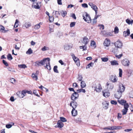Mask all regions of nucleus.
Returning a JSON list of instances; mask_svg holds the SVG:
<instances>
[{
	"mask_svg": "<svg viewBox=\"0 0 133 133\" xmlns=\"http://www.w3.org/2000/svg\"><path fill=\"white\" fill-rule=\"evenodd\" d=\"M83 19L88 23H90L91 21V19L89 15L86 12H85L83 15Z\"/></svg>",
	"mask_w": 133,
	"mask_h": 133,
	"instance_id": "obj_1",
	"label": "nucleus"
},
{
	"mask_svg": "<svg viewBox=\"0 0 133 133\" xmlns=\"http://www.w3.org/2000/svg\"><path fill=\"white\" fill-rule=\"evenodd\" d=\"M46 60H47L48 61H50V59L48 57L45 58L39 62L36 61V63L38 66L43 65H44L45 63H46Z\"/></svg>",
	"mask_w": 133,
	"mask_h": 133,
	"instance_id": "obj_2",
	"label": "nucleus"
},
{
	"mask_svg": "<svg viewBox=\"0 0 133 133\" xmlns=\"http://www.w3.org/2000/svg\"><path fill=\"white\" fill-rule=\"evenodd\" d=\"M40 5H41V3L39 2H37V1H36V2H33L32 6L35 9H38L40 8Z\"/></svg>",
	"mask_w": 133,
	"mask_h": 133,
	"instance_id": "obj_3",
	"label": "nucleus"
},
{
	"mask_svg": "<svg viewBox=\"0 0 133 133\" xmlns=\"http://www.w3.org/2000/svg\"><path fill=\"white\" fill-rule=\"evenodd\" d=\"M121 63L124 66H129L130 62L128 59H125L123 60L122 61Z\"/></svg>",
	"mask_w": 133,
	"mask_h": 133,
	"instance_id": "obj_4",
	"label": "nucleus"
},
{
	"mask_svg": "<svg viewBox=\"0 0 133 133\" xmlns=\"http://www.w3.org/2000/svg\"><path fill=\"white\" fill-rule=\"evenodd\" d=\"M95 88V90L97 92H101L102 89V87H101V84L99 83H97L96 84Z\"/></svg>",
	"mask_w": 133,
	"mask_h": 133,
	"instance_id": "obj_5",
	"label": "nucleus"
},
{
	"mask_svg": "<svg viewBox=\"0 0 133 133\" xmlns=\"http://www.w3.org/2000/svg\"><path fill=\"white\" fill-rule=\"evenodd\" d=\"M79 95L76 92L73 93L71 97V99L73 101L75 100L78 97Z\"/></svg>",
	"mask_w": 133,
	"mask_h": 133,
	"instance_id": "obj_6",
	"label": "nucleus"
},
{
	"mask_svg": "<svg viewBox=\"0 0 133 133\" xmlns=\"http://www.w3.org/2000/svg\"><path fill=\"white\" fill-rule=\"evenodd\" d=\"M125 88V87L122 84H120L119 85L117 91L122 93L124 91Z\"/></svg>",
	"mask_w": 133,
	"mask_h": 133,
	"instance_id": "obj_7",
	"label": "nucleus"
},
{
	"mask_svg": "<svg viewBox=\"0 0 133 133\" xmlns=\"http://www.w3.org/2000/svg\"><path fill=\"white\" fill-rule=\"evenodd\" d=\"M115 47L117 48H121L122 46V42L118 40L114 44Z\"/></svg>",
	"mask_w": 133,
	"mask_h": 133,
	"instance_id": "obj_8",
	"label": "nucleus"
},
{
	"mask_svg": "<svg viewBox=\"0 0 133 133\" xmlns=\"http://www.w3.org/2000/svg\"><path fill=\"white\" fill-rule=\"evenodd\" d=\"M106 84L107 89L108 90H111L113 88L114 86L113 84L112 83L110 82H107Z\"/></svg>",
	"mask_w": 133,
	"mask_h": 133,
	"instance_id": "obj_9",
	"label": "nucleus"
},
{
	"mask_svg": "<svg viewBox=\"0 0 133 133\" xmlns=\"http://www.w3.org/2000/svg\"><path fill=\"white\" fill-rule=\"evenodd\" d=\"M78 104L75 101H73L71 102L70 104V106H71L73 109H75L77 107Z\"/></svg>",
	"mask_w": 133,
	"mask_h": 133,
	"instance_id": "obj_10",
	"label": "nucleus"
},
{
	"mask_svg": "<svg viewBox=\"0 0 133 133\" xmlns=\"http://www.w3.org/2000/svg\"><path fill=\"white\" fill-rule=\"evenodd\" d=\"M122 128V127L120 126H117L116 127V126H109V128L108 130H117L119 129Z\"/></svg>",
	"mask_w": 133,
	"mask_h": 133,
	"instance_id": "obj_11",
	"label": "nucleus"
},
{
	"mask_svg": "<svg viewBox=\"0 0 133 133\" xmlns=\"http://www.w3.org/2000/svg\"><path fill=\"white\" fill-rule=\"evenodd\" d=\"M110 78V79L113 82H115L117 81V78L116 75H111Z\"/></svg>",
	"mask_w": 133,
	"mask_h": 133,
	"instance_id": "obj_12",
	"label": "nucleus"
},
{
	"mask_svg": "<svg viewBox=\"0 0 133 133\" xmlns=\"http://www.w3.org/2000/svg\"><path fill=\"white\" fill-rule=\"evenodd\" d=\"M122 93L117 91V92L114 95L115 97L117 98H119L122 96Z\"/></svg>",
	"mask_w": 133,
	"mask_h": 133,
	"instance_id": "obj_13",
	"label": "nucleus"
},
{
	"mask_svg": "<svg viewBox=\"0 0 133 133\" xmlns=\"http://www.w3.org/2000/svg\"><path fill=\"white\" fill-rule=\"evenodd\" d=\"M110 43V41L109 39H106L104 41V46H109Z\"/></svg>",
	"mask_w": 133,
	"mask_h": 133,
	"instance_id": "obj_14",
	"label": "nucleus"
},
{
	"mask_svg": "<svg viewBox=\"0 0 133 133\" xmlns=\"http://www.w3.org/2000/svg\"><path fill=\"white\" fill-rule=\"evenodd\" d=\"M103 107V108L107 109L108 108L109 103L106 101H104L102 103Z\"/></svg>",
	"mask_w": 133,
	"mask_h": 133,
	"instance_id": "obj_15",
	"label": "nucleus"
},
{
	"mask_svg": "<svg viewBox=\"0 0 133 133\" xmlns=\"http://www.w3.org/2000/svg\"><path fill=\"white\" fill-rule=\"evenodd\" d=\"M88 4L90 5L92 9L93 10H95L96 9H98V8L97 6L95 4H93L92 3H89Z\"/></svg>",
	"mask_w": 133,
	"mask_h": 133,
	"instance_id": "obj_16",
	"label": "nucleus"
},
{
	"mask_svg": "<svg viewBox=\"0 0 133 133\" xmlns=\"http://www.w3.org/2000/svg\"><path fill=\"white\" fill-rule=\"evenodd\" d=\"M102 92L103 96L106 97H108L110 96V93L105 90L103 91Z\"/></svg>",
	"mask_w": 133,
	"mask_h": 133,
	"instance_id": "obj_17",
	"label": "nucleus"
},
{
	"mask_svg": "<svg viewBox=\"0 0 133 133\" xmlns=\"http://www.w3.org/2000/svg\"><path fill=\"white\" fill-rule=\"evenodd\" d=\"M89 42V39L86 37H85L83 38L82 42L85 45L87 44Z\"/></svg>",
	"mask_w": 133,
	"mask_h": 133,
	"instance_id": "obj_18",
	"label": "nucleus"
},
{
	"mask_svg": "<svg viewBox=\"0 0 133 133\" xmlns=\"http://www.w3.org/2000/svg\"><path fill=\"white\" fill-rule=\"evenodd\" d=\"M57 127L58 128H62L63 127L64 124L61 121L59 120L57 123Z\"/></svg>",
	"mask_w": 133,
	"mask_h": 133,
	"instance_id": "obj_19",
	"label": "nucleus"
},
{
	"mask_svg": "<svg viewBox=\"0 0 133 133\" xmlns=\"http://www.w3.org/2000/svg\"><path fill=\"white\" fill-rule=\"evenodd\" d=\"M130 34V30L128 29H127V31H125L123 32V35L125 37H126L127 36H128Z\"/></svg>",
	"mask_w": 133,
	"mask_h": 133,
	"instance_id": "obj_20",
	"label": "nucleus"
},
{
	"mask_svg": "<svg viewBox=\"0 0 133 133\" xmlns=\"http://www.w3.org/2000/svg\"><path fill=\"white\" fill-rule=\"evenodd\" d=\"M71 114L73 116H76L77 114V111L75 109H72L71 111Z\"/></svg>",
	"mask_w": 133,
	"mask_h": 133,
	"instance_id": "obj_21",
	"label": "nucleus"
},
{
	"mask_svg": "<svg viewBox=\"0 0 133 133\" xmlns=\"http://www.w3.org/2000/svg\"><path fill=\"white\" fill-rule=\"evenodd\" d=\"M73 58L75 63L78 62V64H77V66H79L80 65V63H79V59L76 56L73 57Z\"/></svg>",
	"mask_w": 133,
	"mask_h": 133,
	"instance_id": "obj_22",
	"label": "nucleus"
},
{
	"mask_svg": "<svg viewBox=\"0 0 133 133\" xmlns=\"http://www.w3.org/2000/svg\"><path fill=\"white\" fill-rule=\"evenodd\" d=\"M46 66H45V67L47 68L48 69L50 70L51 69V66L50 64V61H48L46 63Z\"/></svg>",
	"mask_w": 133,
	"mask_h": 133,
	"instance_id": "obj_23",
	"label": "nucleus"
},
{
	"mask_svg": "<svg viewBox=\"0 0 133 133\" xmlns=\"http://www.w3.org/2000/svg\"><path fill=\"white\" fill-rule=\"evenodd\" d=\"M110 63L111 65H118V64L117 61L115 60L111 61Z\"/></svg>",
	"mask_w": 133,
	"mask_h": 133,
	"instance_id": "obj_24",
	"label": "nucleus"
},
{
	"mask_svg": "<svg viewBox=\"0 0 133 133\" xmlns=\"http://www.w3.org/2000/svg\"><path fill=\"white\" fill-rule=\"evenodd\" d=\"M118 48L116 47L113 48L112 50V52L114 53H117L118 51Z\"/></svg>",
	"mask_w": 133,
	"mask_h": 133,
	"instance_id": "obj_25",
	"label": "nucleus"
},
{
	"mask_svg": "<svg viewBox=\"0 0 133 133\" xmlns=\"http://www.w3.org/2000/svg\"><path fill=\"white\" fill-rule=\"evenodd\" d=\"M87 46L86 45H84L81 46H79V48L80 49H82V51L86 50H87Z\"/></svg>",
	"mask_w": 133,
	"mask_h": 133,
	"instance_id": "obj_26",
	"label": "nucleus"
},
{
	"mask_svg": "<svg viewBox=\"0 0 133 133\" xmlns=\"http://www.w3.org/2000/svg\"><path fill=\"white\" fill-rule=\"evenodd\" d=\"M71 48L70 46L68 44L65 45L64 46V49L65 50H69Z\"/></svg>",
	"mask_w": 133,
	"mask_h": 133,
	"instance_id": "obj_27",
	"label": "nucleus"
},
{
	"mask_svg": "<svg viewBox=\"0 0 133 133\" xmlns=\"http://www.w3.org/2000/svg\"><path fill=\"white\" fill-rule=\"evenodd\" d=\"M32 53L33 51L31 48H29L26 52V54L29 55L31 54Z\"/></svg>",
	"mask_w": 133,
	"mask_h": 133,
	"instance_id": "obj_28",
	"label": "nucleus"
},
{
	"mask_svg": "<svg viewBox=\"0 0 133 133\" xmlns=\"http://www.w3.org/2000/svg\"><path fill=\"white\" fill-rule=\"evenodd\" d=\"M4 27L2 25H0V31L2 30V32H5L6 31L4 30Z\"/></svg>",
	"mask_w": 133,
	"mask_h": 133,
	"instance_id": "obj_29",
	"label": "nucleus"
},
{
	"mask_svg": "<svg viewBox=\"0 0 133 133\" xmlns=\"http://www.w3.org/2000/svg\"><path fill=\"white\" fill-rule=\"evenodd\" d=\"M18 67L21 68H26V66L25 64H23L21 65H18Z\"/></svg>",
	"mask_w": 133,
	"mask_h": 133,
	"instance_id": "obj_30",
	"label": "nucleus"
},
{
	"mask_svg": "<svg viewBox=\"0 0 133 133\" xmlns=\"http://www.w3.org/2000/svg\"><path fill=\"white\" fill-rule=\"evenodd\" d=\"M17 96L20 98H23L24 97L21 92H19L17 93Z\"/></svg>",
	"mask_w": 133,
	"mask_h": 133,
	"instance_id": "obj_31",
	"label": "nucleus"
},
{
	"mask_svg": "<svg viewBox=\"0 0 133 133\" xmlns=\"http://www.w3.org/2000/svg\"><path fill=\"white\" fill-rule=\"evenodd\" d=\"M7 58L9 60H11L13 59V58L11 56V54H9L7 56Z\"/></svg>",
	"mask_w": 133,
	"mask_h": 133,
	"instance_id": "obj_32",
	"label": "nucleus"
},
{
	"mask_svg": "<svg viewBox=\"0 0 133 133\" xmlns=\"http://www.w3.org/2000/svg\"><path fill=\"white\" fill-rule=\"evenodd\" d=\"M57 65H55L54 66L53 68V70L56 73H58V71L57 69Z\"/></svg>",
	"mask_w": 133,
	"mask_h": 133,
	"instance_id": "obj_33",
	"label": "nucleus"
},
{
	"mask_svg": "<svg viewBox=\"0 0 133 133\" xmlns=\"http://www.w3.org/2000/svg\"><path fill=\"white\" fill-rule=\"evenodd\" d=\"M49 49V48L46 46H44L43 48L41 49L43 51H44L46 50H48Z\"/></svg>",
	"mask_w": 133,
	"mask_h": 133,
	"instance_id": "obj_34",
	"label": "nucleus"
},
{
	"mask_svg": "<svg viewBox=\"0 0 133 133\" xmlns=\"http://www.w3.org/2000/svg\"><path fill=\"white\" fill-rule=\"evenodd\" d=\"M128 109H127L124 108L122 111V114L123 115H125L128 111Z\"/></svg>",
	"mask_w": 133,
	"mask_h": 133,
	"instance_id": "obj_35",
	"label": "nucleus"
},
{
	"mask_svg": "<svg viewBox=\"0 0 133 133\" xmlns=\"http://www.w3.org/2000/svg\"><path fill=\"white\" fill-rule=\"evenodd\" d=\"M60 121H61L62 122H66L67 121V120L66 119L63 117H60Z\"/></svg>",
	"mask_w": 133,
	"mask_h": 133,
	"instance_id": "obj_36",
	"label": "nucleus"
},
{
	"mask_svg": "<svg viewBox=\"0 0 133 133\" xmlns=\"http://www.w3.org/2000/svg\"><path fill=\"white\" fill-rule=\"evenodd\" d=\"M60 13L61 14L62 16L63 17H64L66 14V11H61Z\"/></svg>",
	"mask_w": 133,
	"mask_h": 133,
	"instance_id": "obj_37",
	"label": "nucleus"
},
{
	"mask_svg": "<svg viewBox=\"0 0 133 133\" xmlns=\"http://www.w3.org/2000/svg\"><path fill=\"white\" fill-rule=\"evenodd\" d=\"M119 102L120 104L123 105L126 103V101L124 100H121L120 101H119Z\"/></svg>",
	"mask_w": 133,
	"mask_h": 133,
	"instance_id": "obj_38",
	"label": "nucleus"
},
{
	"mask_svg": "<svg viewBox=\"0 0 133 133\" xmlns=\"http://www.w3.org/2000/svg\"><path fill=\"white\" fill-rule=\"evenodd\" d=\"M54 20V17L52 16H49V20L50 22H51L53 21Z\"/></svg>",
	"mask_w": 133,
	"mask_h": 133,
	"instance_id": "obj_39",
	"label": "nucleus"
},
{
	"mask_svg": "<svg viewBox=\"0 0 133 133\" xmlns=\"http://www.w3.org/2000/svg\"><path fill=\"white\" fill-rule=\"evenodd\" d=\"M96 43L94 41H91V46H94V48H95L96 47Z\"/></svg>",
	"mask_w": 133,
	"mask_h": 133,
	"instance_id": "obj_40",
	"label": "nucleus"
},
{
	"mask_svg": "<svg viewBox=\"0 0 133 133\" xmlns=\"http://www.w3.org/2000/svg\"><path fill=\"white\" fill-rule=\"evenodd\" d=\"M114 31L115 34H117L118 32L119 29L116 26L115 27Z\"/></svg>",
	"mask_w": 133,
	"mask_h": 133,
	"instance_id": "obj_41",
	"label": "nucleus"
},
{
	"mask_svg": "<svg viewBox=\"0 0 133 133\" xmlns=\"http://www.w3.org/2000/svg\"><path fill=\"white\" fill-rule=\"evenodd\" d=\"M102 61L104 62H106L108 60V59L107 57L102 58H101Z\"/></svg>",
	"mask_w": 133,
	"mask_h": 133,
	"instance_id": "obj_42",
	"label": "nucleus"
},
{
	"mask_svg": "<svg viewBox=\"0 0 133 133\" xmlns=\"http://www.w3.org/2000/svg\"><path fill=\"white\" fill-rule=\"evenodd\" d=\"M94 64V63L92 62H91L89 64L86 66V68H89L90 66H92Z\"/></svg>",
	"mask_w": 133,
	"mask_h": 133,
	"instance_id": "obj_43",
	"label": "nucleus"
},
{
	"mask_svg": "<svg viewBox=\"0 0 133 133\" xmlns=\"http://www.w3.org/2000/svg\"><path fill=\"white\" fill-rule=\"evenodd\" d=\"M19 21L17 19L16 20V22L14 26V28H16L18 27V24H17L18 23Z\"/></svg>",
	"mask_w": 133,
	"mask_h": 133,
	"instance_id": "obj_44",
	"label": "nucleus"
},
{
	"mask_svg": "<svg viewBox=\"0 0 133 133\" xmlns=\"http://www.w3.org/2000/svg\"><path fill=\"white\" fill-rule=\"evenodd\" d=\"M81 85L82 88H83L86 86L85 84L84 83V82L83 81H82L81 82Z\"/></svg>",
	"mask_w": 133,
	"mask_h": 133,
	"instance_id": "obj_45",
	"label": "nucleus"
},
{
	"mask_svg": "<svg viewBox=\"0 0 133 133\" xmlns=\"http://www.w3.org/2000/svg\"><path fill=\"white\" fill-rule=\"evenodd\" d=\"M31 76L33 79L34 80H37L38 79L37 75H32Z\"/></svg>",
	"mask_w": 133,
	"mask_h": 133,
	"instance_id": "obj_46",
	"label": "nucleus"
},
{
	"mask_svg": "<svg viewBox=\"0 0 133 133\" xmlns=\"http://www.w3.org/2000/svg\"><path fill=\"white\" fill-rule=\"evenodd\" d=\"M40 23H40L39 24H37L35 25V29H38L40 28Z\"/></svg>",
	"mask_w": 133,
	"mask_h": 133,
	"instance_id": "obj_47",
	"label": "nucleus"
},
{
	"mask_svg": "<svg viewBox=\"0 0 133 133\" xmlns=\"http://www.w3.org/2000/svg\"><path fill=\"white\" fill-rule=\"evenodd\" d=\"M76 22H72L70 24V27L72 28L74 27L75 25Z\"/></svg>",
	"mask_w": 133,
	"mask_h": 133,
	"instance_id": "obj_48",
	"label": "nucleus"
},
{
	"mask_svg": "<svg viewBox=\"0 0 133 133\" xmlns=\"http://www.w3.org/2000/svg\"><path fill=\"white\" fill-rule=\"evenodd\" d=\"M129 105L128 103H125L124 105V108L128 109V108H129Z\"/></svg>",
	"mask_w": 133,
	"mask_h": 133,
	"instance_id": "obj_49",
	"label": "nucleus"
},
{
	"mask_svg": "<svg viewBox=\"0 0 133 133\" xmlns=\"http://www.w3.org/2000/svg\"><path fill=\"white\" fill-rule=\"evenodd\" d=\"M25 26L26 28H28L31 26V24L29 23H25Z\"/></svg>",
	"mask_w": 133,
	"mask_h": 133,
	"instance_id": "obj_50",
	"label": "nucleus"
},
{
	"mask_svg": "<svg viewBox=\"0 0 133 133\" xmlns=\"http://www.w3.org/2000/svg\"><path fill=\"white\" fill-rule=\"evenodd\" d=\"M10 82L12 83H14L15 82V80L14 78H12L10 79Z\"/></svg>",
	"mask_w": 133,
	"mask_h": 133,
	"instance_id": "obj_51",
	"label": "nucleus"
},
{
	"mask_svg": "<svg viewBox=\"0 0 133 133\" xmlns=\"http://www.w3.org/2000/svg\"><path fill=\"white\" fill-rule=\"evenodd\" d=\"M23 96L24 97L25 96V94L26 93V90H23L21 92Z\"/></svg>",
	"mask_w": 133,
	"mask_h": 133,
	"instance_id": "obj_52",
	"label": "nucleus"
},
{
	"mask_svg": "<svg viewBox=\"0 0 133 133\" xmlns=\"http://www.w3.org/2000/svg\"><path fill=\"white\" fill-rule=\"evenodd\" d=\"M111 104L114 105H116L117 103L116 101L114 100L111 101Z\"/></svg>",
	"mask_w": 133,
	"mask_h": 133,
	"instance_id": "obj_53",
	"label": "nucleus"
},
{
	"mask_svg": "<svg viewBox=\"0 0 133 133\" xmlns=\"http://www.w3.org/2000/svg\"><path fill=\"white\" fill-rule=\"evenodd\" d=\"M3 63L6 66H8V64L4 60H3L2 61Z\"/></svg>",
	"mask_w": 133,
	"mask_h": 133,
	"instance_id": "obj_54",
	"label": "nucleus"
},
{
	"mask_svg": "<svg viewBox=\"0 0 133 133\" xmlns=\"http://www.w3.org/2000/svg\"><path fill=\"white\" fill-rule=\"evenodd\" d=\"M77 78L78 81H81L83 78L82 75H78V77Z\"/></svg>",
	"mask_w": 133,
	"mask_h": 133,
	"instance_id": "obj_55",
	"label": "nucleus"
},
{
	"mask_svg": "<svg viewBox=\"0 0 133 133\" xmlns=\"http://www.w3.org/2000/svg\"><path fill=\"white\" fill-rule=\"evenodd\" d=\"M82 6L83 7L85 8H87L88 7V5L86 3H84L83 4H82Z\"/></svg>",
	"mask_w": 133,
	"mask_h": 133,
	"instance_id": "obj_56",
	"label": "nucleus"
},
{
	"mask_svg": "<svg viewBox=\"0 0 133 133\" xmlns=\"http://www.w3.org/2000/svg\"><path fill=\"white\" fill-rule=\"evenodd\" d=\"M12 126V125L10 124H6V127L7 128H10Z\"/></svg>",
	"mask_w": 133,
	"mask_h": 133,
	"instance_id": "obj_57",
	"label": "nucleus"
},
{
	"mask_svg": "<svg viewBox=\"0 0 133 133\" xmlns=\"http://www.w3.org/2000/svg\"><path fill=\"white\" fill-rule=\"evenodd\" d=\"M129 97L131 98H133V91H132L130 93Z\"/></svg>",
	"mask_w": 133,
	"mask_h": 133,
	"instance_id": "obj_58",
	"label": "nucleus"
},
{
	"mask_svg": "<svg viewBox=\"0 0 133 133\" xmlns=\"http://www.w3.org/2000/svg\"><path fill=\"white\" fill-rule=\"evenodd\" d=\"M8 70L10 71H12L13 72H15V71L14 70H13L10 67H8Z\"/></svg>",
	"mask_w": 133,
	"mask_h": 133,
	"instance_id": "obj_59",
	"label": "nucleus"
},
{
	"mask_svg": "<svg viewBox=\"0 0 133 133\" xmlns=\"http://www.w3.org/2000/svg\"><path fill=\"white\" fill-rule=\"evenodd\" d=\"M128 74L130 75H132L133 74V71L130 70L128 72Z\"/></svg>",
	"mask_w": 133,
	"mask_h": 133,
	"instance_id": "obj_60",
	"label": "nucleus"
},
{
	"mask_svg": "<svg viewBox=\"0 0 133 133\" xmlns=\"http://www.w3.org/2000/svg\"><path fill=\"white\" fill-rule=\"evenodd\" d=\"M57 3L59 5H62V4L61 0H57Z\"/></svg>",
	"mask_w": 133,
	"mask_h": 133,
	"instance_id": "obj_61",
	"label": "nucleus"
},
{
	"mask_svg": "<svg viewBox=\"0 0 133 133\" xmlns=\"http://www.w3.org/2000/svg\"><path fill=\"white\" fill-rule=\"evenodd\" d=\"M126 22L128 24H130V20L129 19H127L126 20Z\"/></svg>",
	"mask_w": 133,
	"mask_h": 133,
	"instance_id": "obj_62",
	"label": "nucleus"
},
{
	"mask_svg": "<svg viewBox=\"0 0 133 133\" xmlns=\"http://www.w3.org/2000/svg\"><path fill=\"white\" fill-rule=\"evenodd\" d=\"M77 86H78V85L76 83H73V87L74 88H76V87H77Z\"/></svg>",
	"mask_w": 133,
	"mask_h": 133,
	"instance_id": "obj_63",
	"label": "nucleus"
},
{
	"mask_svg": "<svg viewBox=\"0 0 133 133\" xmlns=\"http://www.w3.org/2000/svg\"><path fill=\"white\" fill-rule=\"evenodd\" d=\"M99 26L100 27V29H102L103 30L104 28V25H99Z\"/></svg>",
	"mask_w": 133,
	"mask_h": 133,
	"instance_id": "obj_64",
	"label": "nucleus"
}]
</instances>
